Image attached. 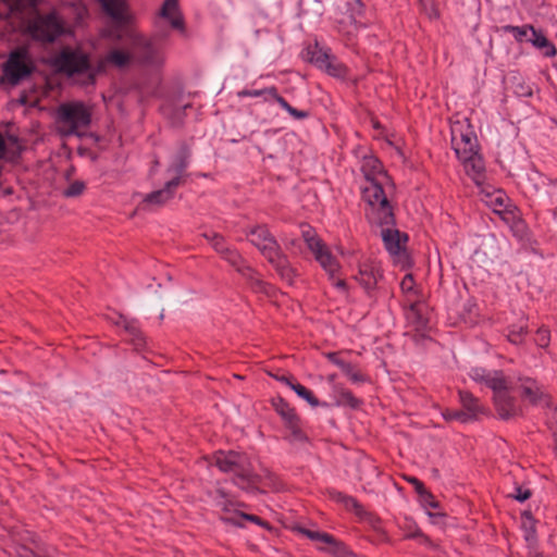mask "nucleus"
<instances>
[{"instance_id":"1","label":"nucleus","mask_w":557,"mask_h":557,"mask_svg":"<svg viewBox=\"0 0 557 557\" xmlns=\"http://www.w3.org/2000/svg\"><path fill=\"white\" fill-rule=\"evenodd\" d=\"M248 242L253 245L268 262L275 269L280 277L293 284L295 270L292 268L281 245L265 224L253 225L246 231Z\"/></svg>"},{"instance_id":"2","label":"nucleus","mask_w":557,"mask_h":557,"mask_svg":"<svg viewBox=\"0 0 557 557\" xmlns=\"http://www.w3.org/2000/svg\"><path fill=\"white\" fill-rule=\"evenodd\" d=\"M471 376L493 391L495 409L500 419L508 420L522 413L515 397L509 393V383L502 371L486 372L475 369Z\"/></svg>"},{"instance_id":"3","label":"nucleus","mask_w":557,"mask_h":557,"mask_svg":"<svg viewBox=\"0 0 557 557\" xmlns=\"http://www.w3.org/2000/svg\"><path fill=\"white\" fill-rule=\"evenodd\" d=\"M362 199L368 205L366 218L372 227L380 228L381 233L396 226L394 209L379 182L371 181L362 187Z\"/></svg>"},{"instance_id":"4","label":"nucleus","mask_w":557,"mask_h":557,"mask_svg":"<svg viewBox=\"0 0 557 557\" xmlns=\"http://www.w3.org/2000/svg\"><path fill=\"white\" fill-rule=\"evenodd\" d=\"M52 65L81 85H94L98 73L90 64L88 54L79 49L63 48L53 58Z\"/></svg>"},{"instance_id":"5","label":"nucleus","mask_w":557,"mask_h":557,"mask_svg":"<svg viewBox=\"0 0 557 557\" xmlns=\"http://www.w3.org/2000/svg\"><path fill=\"white\" fill-rule=\"evenodd\" d=\"M215 466L222 472L234 473L235 485L247 492L258 491L261 476L252 471L248 458L234 450L218 451L213 456Z\"/></svg>"},{"instance_id":"6","label":"nucleus","mask_w":557,"mask_h":557,"mask_svg":"<svg viewBox=\"0 0 557 557\" xmlns=\"http://www.w3.org/2000/svg\"><path fill=\"white\" fill-rule=\"evenodd\" d=\"M91 108L82 101L62 103L57 109V129L64 137L82 136L91 123Z\"/></svg>"},{"instance_id":"7","label":"nucleus","mask_w":557,"mask_h":557,"mask_svg":"<svg viewBox=\"0 0 557 557\" xmlns=\"http://www.w3.org/2000/svg\"><path fill=\"white\" fill-rule=\"evenodd\" d=\"M133 58L141 65L160 69L165 63V51L160 39L148 38L141 34L131 36Z\"/></svg>"},{"instance_id":"8","label":"nucleus","mask_w":557,"mask_h":557,"mask_svg":"<svg viewBox=\"0 0 557 557\" xmlns=\"http://www.w3.org/2000/svg\"><path fill=\"white\" fill-rule=\"evenodd\" d=\"M27 30L38 41L52 42L61 35L66 34L69 28L58 13L53 11L35 16L28 23Z\"/></svg>"},{"instance_id":"9","label":"nucleus","mask_w":557,"mask_h":557,"mask_svg":"<svg viewBox=\"0 0 557 557\" xmlns=\"http://www.w3.org/2000/svg\"><path fill=\"white\" fill-rule=\"evenodd\" d=\"M522 403L531 406H548L550 396L545 387L534 377L519 375L513 384Z\"/></svg>"},{"instance_id":"10","label":"nucleus","mask_w":557,"mask_h":557,"mask_svg":"<svg viewBox=\"0 0 557 557\" xmlns=\"http://www.w3.org/2000/svg\"><path fill=\"white\" fill-rule=\"evenodd\" d=\"M33 70L34 65L28 52L23 48L13 51L4 65V74L8 81L13 85L28 77Z\"/></svg>"},{"instance_id":"11","label":"nucleus","mask_w":557,"mask_h":557,"mask_svg":"<svg viewBox=\"0 0 557 557\" xmlns=\"http://www.w3.org/2000/svg\"><path fill=\"white\" fill-rule=\"evenodd\" d=\"M385 249L394 257L395 262L405 268L409 264V258L406 251L408 235L400 232L396 226L386 228L380 233Z\"/></svg>"},{"instance_id":"12","label":"nucleus","mask_w":557,"mask_h":557,"mask_svg":"<svg viewBox=\"0 0 557 557\" xmlns=\"http://www.w3.org/2000/svg\"><path fill=\"white\" fill-rule=\"evenodd\" d=\"M305 58L319 69L325 70L330 75L339 77L346 74V69L341 63L334 62V59L329 54V52L320 48L318 45L308 47Z\"/></svg>"},{"instance_id":"13","label":"nucleus","mask_w":557,"mask_h":557,"mask_svg":"<svg viewBox=\"0 0 557 557\" xmlns=\"http://www.w3.org/2000/svg\"><path fill=\"white\" fill-rule=\"evenodd\" d=\"M300 532L312 541L321 543L319 549L330 553L335 557H347L350 552L347 549L344 543L337 541L334 536L325 532L311 531L307 529H300Z\"/></svg>"},{"instance_id":"14","label":"nucleus","mask_w":557,"mask_h":557,"mask_svg":"<svg viewBox=\"0 0 557 557\" xmlns=\"http://www.w3.org/2000/svg\"><path fill=\"white\" fill-rule=\"evenodd\" d=\"M180 186L178 178L169 180L163 188L147 194L140 202L143 210L160 208L174 198L175 190Z\"/></svg>"},{"instance_id":"15","label":"nucleus","mask_w":557,"mask_h":557,"mask_svg":"<svg viewBox=\"0 0 557 557\" xmlns=\"http://www.w3.org/2000/svg\"><path fill=\"white\" fill-rule=\"evenodd\" d=\"M213 500L215 506L222 511V521L243 527V523L237 519L238 513L240 512L236 509V507L239 504L234 502L223 488H216Z\"/></svg>"},{"instance_id":"16","label":"nucleus","mask_w":557,"mask_h":557,"mask_svg":"<svg viewBox=\"0 0 557 557\" xmlns=\"http://www.w3.org/2000/svg\"><path fill=\"white\" fill-rule=\"evenodd\" d=\"M189 159V146L185 143H181L166 169V173L172 175L171 178H178L180 185L184 183L185 171L188 166Z\"/></svg>"},{"instance_id":"17","label":"nucleus","mask_w":557,"mask_h":557,"mask_svg":"<svg viewBox=\"0 0 557 557\" xmlns=\"http://www.w3.org/2000/svg\"><path fill=\"white\" fill-rule=\"evenodd\" d=\"M362 172L366 177V185H369L371 181H376L383 187L384 182L388 180L387 175L382 172L381 162L374 157L363 159Z\"/></svg>"},{"instance_id":"18","label":"nucleus","mask_w":557,"mask_h":557,"mask_svg":"<svg viewBox=\"0 0 557 557\" xmlns=\"http://www.w3.org/2000/svg\"><path fill=\"white\" fill-rule=\"evenodd\" d=\"M103 11L116 23L124 24L128 21L125 0H98Z\"/></svg>"},{"instance_id":"19","label":"nucleus","mask_w":557,"mask_h":557,"mask_svg":"<svg viewBox=\"0 0 557 557\" xmlns=\"http://www.w3.org/2000/svg\"><path fill=\"white\" fill-rule=\"evenodd\" d=\"M460 161L463 164L467 175L470 176L476 185H481L485 177V165L482 157L478 153L473 157H469V160Z\"/></svg>"},{"instance_id":"20","label":"nucleus","mask_w":557,"mask_h":557,"mask_svg":"<svg viewBox=\"0 0 557 557\" xmlns=\"http://www.w3.org/2000/svg\"><path fill=\"white\" fill-rule=\"evenodd\" d=\"M451 145H461L476 140V136L471 131L468 120L456 121L451 124Z\"/></svg>"},{"instance_id":"21","label":"nucleus","mask_w":557,"mask_h":557,"mask_svg":"<svg viewBox=\"0 0 557 557\" xmlns=\"http://www.w3.org/2000/svg\"><path fill=\"white\" fill-rule=\"evenodd\" d=\"M400 289L406 297V301L410 302L411 312H416L421 295L411 274H406L401 280Z\"/></svg>"},{"instance_id":"22","label":"nucleus","mask_w":557,"mask_h":557,"mask_svg":"<svg viewBox=\"0 0 557 557\" xmlns=\"http://www.w3.org/2000/svg\"><path fill=\"white\" fill-rule=\"evenodd\" d=\"M160 16L169 20L173 28L184 29V21L178 12L177 0H165L160 10Z\"/></svg>"},{"instance_id":"23","label":"nucleus","mask_w":557,"mask_h":557,"mask_svg":"<svg viewBox=\"0 0 557 557\" xmlns=\"http://www.w3.org/2000/svg\"><path fill=\"white\" fill-rule=\"evenodd\" d=\"M380 277V270L371 263H364L360 265L359 272L356 276L359 283L368 290L375 287Z\"/></svg>"},{"instance_id":"24","label":"nucleus","mask_w":557,"mask_h":557,"mask_svg":"<svg viewBox=\"0 0 557 557\" xmlns=\"http://www.w3.org/2000/svg\"><path fill=\"white\" fill-rule=\"evenodd\" d=\"M459 398L463 407V411L466 413H469L470 421L476 419L480 414H483L485 412V409L480 404L479 399L475 398L471 393L460 391Z\"/></svg>"},{"instance_id":"25","label":"nucleus","mask_w":557,"mask_h":557,"mask_svg":"<svg viewBox=\"0 0 557 557\" xmlns=\"http://www.w3.org/2000/svg\"><path fill=\"white\" fill-rule=\"evenodd\" d=\"M312 253L320 265L333 277L338 269V264L326 245L323 243L321 248L313 250Z\"/></svg>"},{"instance_id":"26","label":"nucleus","mask_w":557,"mask_h":557,"mask_svg":"<svg viewBox=\"0 0 557 557\" xmlns=\"http://www.w3.org/2000/svg\"><path fill=\"white\" fill-rule=\"evenodd\" d=\"M133 59V53L131 54L123 50L113 49L103 58L97 71L100 72L104 64H111L117 69H123L127 66Z\"/></svg>"},{"instance_id":"27","label":"nucleus","mask_w":557,"mask_h":557,"mask_svg":"<svg viewBox=\"0 0 557 557\" xmlns=\"http://www.w3.org/2000/svg\"><path fill=\"white\" fill-rule=\"evenodd\" d=\"M485 203L497 214L506 212L508 198L502 190L485 195Z\"/></svg>"},{"instance_id":"28","label":"nucleus","mask_w":557,"mask_h":557,"mask_svg":"<svg viewBox=\"0 0 557 557\" xmlns=\"http://www.w3.org/2000/svg\"><path fill=\"white\" fill-rule=\"evenodd\" d=\"M529 41H531L535 48L542 50L545 57H554L557 52L555 46L546 38V36L536 29L533 30Z\"/></svg>"},{"instance_id":"29","label":"nucleus","mask_w":557,"mask_h":557,"mask_svg":"<svg viewBox=\"0 0 557 557\" xmlns=\"http://www.w3.org/2000/svg\"><path fill=\"white\" fill-rule=\"evenodd\" d=\"M335 393L336 404L339 406H348L352 409H356L361 404V400L355 397L350 391L345 389L341 386L335 387Z\"/></svg>"},{"instance_id":"30","label":"nucleus","mask_w":557,"mask_h":557,"mask_svg":"<svg viewBox=\"0 0 557 557\" xmlns=\"http://www.w3.org/2000/svg\"><path fill=\"white\" fill-rule=\"evenodd\" d=\"M285 426L289 432L288 435L286 436V438L290 443H304L308 440L307 435L305 434V432L302 431V429L300 426L299 417L292 420L290 422L285 423Z\"/></svg>"},{"instance_id":"31","label":"nucleus","mask_w":557,"mask_h":557,"mask_svg":"<svg viewBox=\"0 0 557 557\" xmlns=\"http://www.w3.org/2000/svg\"><path fill=\"white\" fill-rule=\"evenodd\" d=\"M272 405L285 423L298 418L295 409L292 408L283 398L278 397L273 399Z\"/></svg>"},{"instance_id":"32","label":"nucleus","mask_w":557,"mask_h":557,"mask_svg":"<svg viewBox=\"0 0 557 557\" xmlns=\"http://www.w3.org/2000/svg\"><path fill=\"white\" fill-rule=\"evenodd\" d=\"M453 148L459 160H469V157H473L479 153L476 140L462 143L461 145H453Z\"/></svg>"},{"instance_id":"33","label":"nucleus","mask_w":557,"mask_h":557,"mask_svg":"<svg viewBox=\"0 0 557 557\" xmlns=\"http://www.w3.org/2000/svg\"><path fill=\"white\" fill-rule=\"evenodd\" d=\"M301 235L311 252L318 248H321L323 240L317 235L315 231L312 230L310 226H302Z\"/></svg>"},{"instance_id":"34","label":"nucleus","mask_w":557,"mask_h":557,"mask_svg":"<svg viewBox=\"0 0 557 557\" xmlns=\"http://www.w3.org/2000/svg\"><path fill=\"white\" fill-rule=\"evenodd\" d=\"M341 369L352 383H363L368 381V376L349 362L345 361Z\"/></svg>"},{"instance_id":"35","label":"nucleus","mask_w":557,"mask_h":557,"mask_svg":"<svg viewBox=\"0 0 557 557\" xmlns=\"http://www.w3.org/2000/svg\"><path fill=\"white\" fill-rule=\"evenodd\" d=\"M290 388L301 398L307 400L312 407H318L320 405L319 399L313 395L311 391L306 388L301 384H290Z\"/></svg>"},{"instance_id":"36","label":"nucleus","mask_w":557,"mask_h":557,"mask_svg":"<svg viewBox=\"0 0 557 557\" xmlns=\"http://www.w3.org/2000/svg\"><path fill=\"white\" fill-rule=\"evenodd\" d=\"M504 29H505V32L512 33L517 40L522 41L523 38L527 37L529 33H531V35H532L533 30L535 28L531 25H524V26L507 25L504 27Z\"/></svg>"},{"instance_id":"37","label":"nucleus","mask_w":557,"mask_h":557,"mask_svg":"<svg viewBox=\"0 0 557 557\" xmlns=\"http://www.w3.org/2000/svg\"><path fill=\"white\" fill-rule=\"evenodd\" d=\"M525 334H527L525 325H519V326L513 325L508 333V339L512 344H520Z\"/></svg>"},{"instance_id":"38","label":"nucleus","mask_w":557,"mask_h":557,"mask_svg":"<svg viewBox=\"0 0 557 557\" xmlns=\"http://www.w3.org/2000/svg\"><path fill=\"white\" fill-rule=\"evenodd\" d=\"M124 329L129 333V335L133 337V341L136 346H140L144 343V338L141 336L140 331L138 327L129 321H124Z\"/></svg>"},{"instance_id":"39","label":"nucleus","mask_w":557,"mask_h":557,"mask_svg":"<svg viewBox=\"0 0 557 557\" xmlns=\"http://www.w3.org/2000/svg\"><path fill=\"white\" fill-rule=\"evenodd\" d=\"M421 311V300L418 301V310L416 312H411L410 302H408V312L407 319L416 324L417 327H421L425 325V320L420 313Z\"/></svg>"},{"instance_id":"40","label":"nucleus","mask_w":557,"mask_h":557,"mask_svg":"<svg viewBox=\"0 0 557 557\" xmlns=\"http://www.w3.org/2000/svg\"><path fill=\"white\" fill-rule=\"evenodd\" d=\"M84 189V182L75 181L63 191V195L67 198L77 197L83 194Z\"/></svg>"},{"instance_id":"41","label":"nucleus","mask_w":557,"mask_h":557,"mask_svg":"<svg viewBox=\"0 0 557 557\" xmlns=\"http://www.w3.org/2000/svg\"><path fill=\"white\" fill-rule=\"evenodd\" d=\"M210 243L213 247V249L218 252V253H222L224 251H227V245L225 243V239L222 235L218 234V233H212L211 237H210Z\"/></svg>"},{"instance_id":"42","label":"nucleus","mask_w":557,"mask_h":557,"mask_svg":"<svg viewBox=\"0 0 557 557\" xmlns=\"http://www.w3.org/2000/svg\"><path fill=\"white\" fill-rule=\"evenodd\" d=\"M14 557H49V556L40 555L39 552H34L26 544H18L15 548Z\"/></svg>"},{"instance_id":"43","label":"nucleus","mask_w":557,"mask_h":557,"mask_svg":"<svg viewBox=\"0 0 557 557\" xmlns=\"http://www.w3.org/2000/svg\"><path fill=\"white\" fill-rule=\"evenodd\" d=\"M443 417L446 421L459 420L462 423L470 421L469 413H466L463 410L446 411L443 413Z\"/></svg>"},{"instance_id":"44","label":"nucleus","mask_w":557,"mask_h":557,"mask_svg":"<svg viewBox=\"0 0 557 557\" xmlns=\"http://www.w3.org/2000/svg\"><path fill=\"white\" fill-rule=\"evenodd\" d=\"M343 504L347 509L354 510L358 516L364 513L363 507L358 503L356 498L351 496L343 497Z\"/></svg>"},{"instance_id":"45","label":"nucleus","mask_w":557,"mask_h":557,"mask_svg":"<svg viewBox=\"0 0 557 557\" xmlns=\"http://www.w3.org/2000/svg\"><path fill=\"white\" fill-rule=\"evenodd\" d=\"M220 255L234 267H237L242 262V257L239 253L230 247H227V251H224Z\"/></svg>"},{"instance_id":"46","label":"nucleus","mask_w":557,"mask_h":557,"mask_svg":"<svg viewBox=\"0 0 557 557\" xmlns=\"http://www.w3.org/2000/svg\"><path fill=\"white\" fill-rule=\"evenodd\" d=\"M420 498H421V502L424 506H429L431 508H437L440 506L438 502L435 500L434 496L432 495L431 492H429L428 490H425L424 492H422L420 495Z\"/></svg>"},{"instance_id":"47","label":"nucleus","mask_w":557,"mask_h":557,"mask_svg":"<svg viewBox=\"0 0 557 557\" xmlns=\"http://www.w3.org/2000/svg\"><path fill=\"white\" fill-rule=\"evenodd\" d=\"M512 497L519 502H524L531 497V491L528 488L523 490L522 487L518 486L516 487V494H513Z\"/></svg>"},{"instance_id":"48","label":"nucleus","mask_w":557,"mask_h":557,"mask_svg":"<svg viewBox=\"0 0 557 557\" xmlns=\"http://www.w3.org/2000/svg\"><path fill=\"white\" fill-rule=\"evenodd\" d=\"M537 337L540 342V346L545 347L548 345L549 342V331L545 329H540L537 331Z\"/></svg>"},{"instance_id":"49","label":"nucleus","mask_w":557,"mask_h":557,"mask_svg":"<svg viewBox=\"0 0 557 557\" xmlns=\"http://www.w3.org/2000/svg\"><path fill=\"white\" fill-rule=\"evenodd\" d=\"M237 519L240 522H242V520H248V521L255 522L257 524H261V525L265 524L258 516L244 513V512L238 513Z\"/></svg>"},{"instance_id":"50","label":"nucleus","mask_w":557,"mask_h":557,"mask_svg":"<svg viewBox=\"0 0 557 557\" xmlns=\"http://www.w3.org/2000/svg\"><path fill=\"white\" fill-rule=\"evenodd\" d=\"M324 356L334 364H336L338 368H342L345 363V360L339 358L338 352H325Z\"/></svg>"},{"instance_id":"51","label":"nucleus","mask_w":557,"mask_h":557,"mask_svg":"<svg viewBox=\"0 0 557 557\" xmlns=\"http://www.w3.org/2000/svg\"><path fill=\"white\" fill-rule=\"evenodd\" d=\"M406 480L413 485L416 492L420 495L422 492H424L426 488L424 487L423 483L414 478V476H409V478H406Z\"/></svg>"},{"instance_id":"52","label":"nucleus","mask_w":557,"mask_h":557,"mask_svg":"<svg viewBox=\"0 0 557 557\" xmlns=\"http://www.w3.org/2000/svg\"><path fill=\"white\" fill-rule=\"evenodd\" d=\"M548 425L553 431L554 435L557 436V409L550 410V417L548 418Z\"/></svg>"},{"instance_id":"53","label":"nucleus","mask_w":557,"mask_h":557,"mask_svg":"<svg viewBox=\"0 0 557 557\" xmlns=\"http://www.w3.org/2000/svg\"><path fill=\"white\" fill-rule=\"evenodd\" d=\"M287 112H288L290 115H293L294 117H296V119H304V117H306V116L308 115V113H307V112H305V111H299V110H297V109L293 108L292 106L287 109Z\"/></svg>"},{"instance_id":"54","label":"nucleus","mask_w":557,"mask_h":557,"mask_svg":"<svg viewBox=\"0 0 557 557\" xmlns=\"http://www.w3.org/2000/svg\"><path fill=\"white\" fill-rule=\"evenodd\" d=\"M7 1L11 2L16 8L35 4V0H7Z\"/></svg>"},{"instance_id":"55","label":"nucleus","mask_w":557,"mask_h":557,"mask_svg":"<svg viewBox=\"0 0 557 557\" xmlns=\"http://www.w3.org/2000/svg\"><path fill=\"white\" fill-rule=\"evenodd\" d=\"M407 537L421 539L423 543H430V539L426 535H424L420 530H417L416 532L408 534Z\"/></svg>"},{"instance_id":"56","label":"nucleus","mask_w":557,"mask_h":557,"mask_svg":"<svg viewBox=\"0 0 557 557\" xmlns=\"http://www.w3.org/2000/svg\"><path fill=\"white\" fill-rule=\"evenodd\" d=\"M263 95L262 90H243L238 92L239 97H259Z\"/></svg>"},{"instance_id":"57","label":"nucleus","mask_w":557,"mask_h":557,"mask_svg":"<svg viewBox=\"0 0 557 557\" xmlns=\"http://www.w3.org/2000/svg\"><path fill=\"white\" fill-rule=\"evenodd\" d=\"M13 536H18V540L24 541V542L29 541L32 543H35L34 535L30 534L28 531H26L25 534L13 533Z\"/></svg>"},{"instance_id":"58","label":"nucleus","mask_w":557,"mask_h":557,"mask_svg":"<svg viewBox=\"0 0 557 557\" xmlns=\"http://www.w3.org/2000/svg\"><path fill=\"white\" fill-rule=\"evenodd\" d=\"M262 91H263V95H269L274 100L278 96L277 90H276L275 87H270V88L263 89Z\"/></svg>"},{"instance_id":"59","label":"nucleus","mask_w":557,"mask_h":557,"mask_svg":"<svg viewBox=\"0 0 557 557\" xmlns=\"http://www.w3.org/2000/svg\"><path fill=\"white\" fill-rule=\"evenodd\" d=\"M275 101L286 111L290 107V104L280 95L275 98Z\"/></svg>"},{"instance_id":"60","label":"nucleus","mask_w":557,"mask_h":557,"mask_svg":"<svg viewBox=\"0 0 557 557\" xmlns=\"http://www.w3.org/2000/svg\"><path fill=\"white\" fill-rule=\"evenodd\" d=\"M333 499L339 502V503H343V497H348L347 495H344L343 493H339V492H334L331 494Z\"/></svg>"},{"instance_id":"61","label":"nucleus","mask_w":557,"mask_h":557,"mask_svg":"<svg viewBox=\"0 0 557 557\" xmlns=\"http://www.w3.org/2000/svg\"><path fill=\"white\" fill-rule=\"evenodd\" d=\"M274 379H276L277 381H281V382H284L286 383L288 386H290V384H293L288 377L286 376H277V375H272Z\"/></svg>"},{"instance_id":"62","label":"nucleus","mask_w":557,"mask_h":557,"mask_svg":"<svg viewBox=\"0 0 557 557\" xmlns=\"http://www.w3.org/2000/svg\"><path fill=\"white\" fill-rule=\"evenodd\" d=\"M334 285H335L336 287H338V288H342V289H345V287H346V283H345V281H344V280H337V281H335Z\"/></svg>"},{"instance_id":"63","label":"nucleus","mask_w":557,"mask_h":557,"mask_svg":"<svg viewBox=\"0 0 557 557\" xmlns=\"http://www.w3.org/2000/svg\"><path fill=\"white\" fill-rule=\"evenodd\" d=\"M358 7V12L361 13L362 11V8H363V4L361 2V0H354Z\"/></svg>"},{"instance_id":"64","label":"nucleus","mask_w":557,"mask_h":557,"mask_svg":"<svg viewBox=\"0 0 557 557\" xmlns=\"http://www.w3.org/2000/svg\"><path fill=\"white\" fill-rule=\"evenodd\" d=\"M429 516L431 518H438V517H444V513H432V512H429Z\"/></svg>"}]
</instances>
